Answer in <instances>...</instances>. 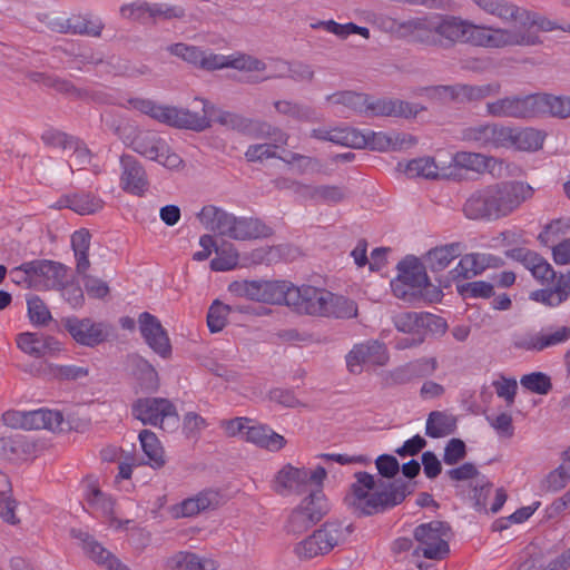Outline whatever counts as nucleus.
<instances>
[{
  "instance_id": "24",
  "label": "nucleus",
  "mask_w": 570,
  "mask_h": 570,
  "mask_svg": "<svg viewBox=\"0 0 570 570\" xmlns=\"http://www.w3.org/2000/svg\"><path fill=\"white\" fill-rule=\"evenodd\" d=\"M389 360L383 344L373 341L358 344L346 356V364L352 373H360L362 364L384 365Z\"/></svg>"
},
{
  "instance_id": "51",
  "label": "nucleus",
  "mask_w": 570,
  "mask_h": 570,
  "mask_svg": "<svg viewBox=\"0 0 570 570\" xmlns=\"http://www.w3.org/2000/svg\"><path fill=\"white\" fill-rule=\"evenodd\" d=\"M238 252L233 244L224 242L219 247H216V257L212 259L210 267L218 272L230 271L238 265Z\"/></svg>"
},
{
  "instance_id": "34",
  "label": "nucleus",
  "mask_w": 570,
  "mask_h": 570,
  "mask_svg": "<svg viewBox=\"0 0 570 570\" xmlns=\"http://www.w3.org/2000/svg\"><path fill=\"white\" fill-rule=\"evenodd\" d=\"M235 216L213 205L203 207L199 222L210 232L229 237Z\"/></svg>"
},
{
  "instance_id": "23",
  "label": "nucleus",
  "mask_w": 570,
  "mask_h": 570,
  "mask_svg": "<svg viewBox=\"0 0 570 570\" xmlns=\"http://www.w3.org/2000/svg\"><path fill=\"white\" fill-rule=\"evenodd\" d=\"M120 187L124 191L142 196L148 188V178L142 165L131 155L120 157Z\"/></svg>"
},
{
  "instance_id": "33",
  "label": "nucleus",
  "mask_w": 570,
  "mask_h": 570,
  "mask_svg": "<svg viewBox=\"0 0 570 570\" xmlns=\"http://www.w3.org/2000/svg\"><path fill=\"white\" fill-rule=\"evenodd\" d=\"M68 426L62 413L47 409H39L26 412L24 430L47 429L50 431L62 432Z\"/></svg>"
},
{
  "instance_id": "28",
  "label": "nucleus",
  "mask_w": 570,
  "mask_h": 570,
  "mask_svg": "<svg viewBox=\"0 0 570 570\" xmlns=\"http://www.w3.org/2000/svg\"><path fill=\"white\" fill-rule=\"evenodd\" d=\"M491 263L498 266L502 261L491 255L466 254L461 257L455 268L450 272V275L453 281L472 278L482 273Z\"/></svg>"
},
{
  "instance_id": "8",
  "label": "nucleus",
  "mask_w": 570,
  "mask_h": 570,
  "mask_svg": "<svg viewBox=\"0 0 570 570\" xmlns=\"http://www.w3.org/2000/svg\"><path fill=\"white\" fill-rule=\"evenodd\" d=\"M327 472L323 466L311 471L305 468L285 465L275 478V490L278 493L285 491H302L308 485L321 487Z\"/></svg>"
},
{
  "instance_id": "52",
  "label": "nucleus",
  "mask_w": 570,
  "mask_h": 570,
  "mask_svg": "<svg viewBox=\"0 0 570 570\" xmlns=\"http://www.w3.org/2000/svg\"><path fill=\"white\" fill-rule=\"evenodd\" d=\"M462 102H479L492 96H498L501 92V85L499 82H491L485 85H464L462 89Z\"/></svg>"
},
{
  "instance_id": "7",
  "label": "nucleus",
  "mask_w": 570,
  "mask_h": 570,
  "mask_svg": "<svg viewBox=\"0 0 570 570\" xmlns=\"http://www.w3.org/2000/svg\"><path fill=\"white\" fill-rule=\"evenodd\" d=\"M134 151L141 156L158 161L167 168H177L181 164V158L170 150L165 139L155 132H139L131 141Z\"/></svg>"
},
{
  "instance_id": "26",
  "label": "nucleus",
  "mask_w": 570,
  "mask_h": 570,
  "mask_svg": "<svg viewBox=\"0 0 570 570\" xmlns=\"http://www.w3.org/2000/svg\"><path fill=\"white\" fill-rule=\"evenodd\" d=\"M18 347L26 354L40 358L61 351V344L55 337L39 333H21L17 336Z\"/></svg>"
},
{
  "instance_id": "53",
  "label": "nucleus",
  "mask_w": 570,
  "mask_h": 570,
  "mask_svg": "<svg viewBox=\"0 0 570 570\" xmlns=\"http://www.w3.org/2000/svg\"><path fill=\"white\" fill-rule=\"evenodd\" d=\"M424 320H432L428 315L417 312H403L393 317L397 331L410 334H421Z\"/></svg>"
},
{
  "instance_id": "41",
  "label": "nucleus",
  "mask_w": 570,
  "mask_h": 570,
  "mask_svg": "<svg viewBox=\"0 0 570 570\" xmlns=\"http://www.w3.org/2000/svg\"><path fill=\"white\" fill-rule=\"evenodd\" d=\"M397 278L406 281L420 293L421 289L429 284L428 275L423 265L415 257H406L397 264Z\"/></svg>"
},
{
  "instance_id": "42",
  "label": "nucleus",
  "mask_w": 570,
  "mask_h": 570,
  "mask_svg": "<svg viewBox=\"0 0 570 570\" xmlns=\"http://www.w3.org/2000/svg\"><path fill=\"white\" fill-rule=\"evenodd\" d=\"M460 254L461 245L459 243H452L429 250L425 262L432 272H440L446 268Z\"/></svg>"
},
{
  "instance_id": "4",
  "label": "nucleus",
  "mask_w": 570,
  "mask_h": 570,
  "mask_svg": "<svg viewBox=\"0 0 570 570\" xmlns=\"http://www.w3.org/2000/svg\"><path fill=\"white\" fill-rule=\"evenodd\" d=\"M414 539L417 547L414 554L431 560H443L450 552L449 540L452 535L448 522L433 520L422 523L414 529Z\"/></svg>"
},
{
  "instance_id": "5",
  "label": "nucleus",
  "mask_w": 570,
  "mask_h": 570,
  "mask_svg": "<svg viewBox=\"0 0 570 570\" xmlns=\"http://www.w3.org/2000/svg\"><path fill=\"white\" fill-rule=\"evenodd\" d=\"M495 220L513 214L520 206L531 199L534 189L520 180H504L488 185Z\"/></svg>"
},
{
  "instance_id": "3",
  "label": "nucleus",
  "mask_w": 570,
  "mask_h": 570,
  "mask_svg": "<svg viewBox=\"0 0 570 570\" xmlns=\"http://www.w3.org/2000/svg\"><path fill=\"white\" fill-rule=\"evenodd\" d=\"M354 531L353 523L328 520L311 535L295 544L294 553L299 560H311L328 554L336 547L344 544Z\"/></svg>"
},
{
  "instance_id": "16",
  "label": "nucleus",
  "mask_w": 570,
  "mask_h": 570,
  "mask_svg": "<svg viewBox=\"0 0 570 570\" xmlns=\"http://www.w3.org/2000/svg\"><path fill=\"white\" fill-rule=\"evenodd\" d=\"M487 112L495 118L533 119V94L488 102Z\"/></svg>"
},
{
  "instance_id": "36",
  "label": "nucleus",
  "mask_w": 570,
  "mask_h": 570,
  "mask_svg": "<svg viewBox=\"0 0 570 570\" xmlns=\"http://www.w3.org/2000/svg\"><path fill=\"white\" fill-rule=\"evenodd\" d=\"M218 503V494L214 491H203L193 498L185 499L180 504L174 507L176 518L194 517L202 511L210 509Z\"/></svg>"
},
{
  "instance_id": "50",
  "label": "nucleus",
  "mask_w": 570,
  "mask_h": 570,
  "mask_svg": "<svg viewBox=\"0 0 570 570\" xmlns=\"http://www.w3.org/2000/svg\"><path fill=\"white\" fill-rule=\"evenodd\" d=\"M274 107L278 114L291 117L299 121H314L316 119L315 110L303 104L294 102L291 100H277Z\"/></svg>"
},
{
  "instance_id": "38",
  "label": "nucleus",
  "mask_w": 570,
  "mask_h": 570,
  "mask_svg": "<svg viewBox=\"0 0 570 570\" xmlns=\"http://www.w3.org/2000/svg\"><path fill=\"white\" fill-rule=\"evenodd\" d=\"M244 439L271 451H278L286 443L283 435L263 425H248L244 432Z\"/></svg>"
},
{
  "instance_id": "40",
  "label": "nucleus",
  "mask_w": 570,
  "mask_h": 570,
  "mask_svg": "<svg viewBox=\"0 0 570 570\" xmlns=\"http://www.w3.org/2000/svg\"><path fill=\"white\" fill-rule=\"evenodd\" d=\"M138 439L144 454L148 461L146 464L153 469H161L166 464V456L164 448L158 440L157 435L150 430L140 431Z\"/></svg>"
},
{
  "instance_id": "56",
  "label": "nucleus",
  "mask_w": 570,
  "mask_h": 570,
  "mask_svg": "<svg viewBox=\"0 0 570 570\" xmlns=\"http://www.w3.org/2000/svg\"><path fill=\"white\" fill-rule=\"evenodd\" d=\"M87 23H88L87 16L73 14V16L69 17V24H70L69 33L99 38L105 28V24L101 21V19H99V18L94 19L91 27H88Z\"/></svg>"
},
{
  "instance_id": "19",
  "label": "nucleus",
  "mask_w": 570,
  "mask_h": 570,
  "mask_svg": "<svg viewBox=\"0 0 570 570\" xmlns=\"http://www.w3.org/2000/svg\"><path fill=\"white\" fill-rule=\"evenodd\" d=\"M541 39L534 32L521 31V29H505L487 27L483 48L499 49L513 46H535Z\"/></svg>"
},
{
  "instance_id": "6",
  "label": "nucleus",
  "mask_w": 570,
  "mask_h": 570,
  "mask_svg": "<svg viewBox=\"0 0 570 570\" xmlns=\"http://www.w3.org/2000/svg\"><path fill=\"white\" fill-rule=\"evenodd\" d=\"M291 288L295 286L284 281H240L229 285V291L236 296L268 304L284 303L289 307Z\"/></svg>"
},
{
  "instance_id": "25",
  "label": "nucleus",
  "mask_w": 570,
  "mask_h": 570,
  "mask_svg": "<svg viewBox=\"0 0 570 570\" xmlns=\"http://www.w3.org/2000/svg\"><path fill=\"white\" fill-rule=\"evenodd\" d=\"M570 118V96H556L548 92L533 94V118Z\"/></svg>"
},
{
  "instance_id": "30",
  "label": "nucleus",
  "mask_w": 570,
  "mask_h": 570,
  "mask_svg": "<svg viewBox=\"0 0 570 570\" xmlns=\"http://www.w3.org/2000/svg\"><path fill=\"white\" fill-rule=\"evenodd\" d=\"M273 229L264 222L253 217L234 218L229 238L236 240H252L272 236Z\"/></svg>"
},
{
  "instance_id": "29",
  "label": "nucleus",
  "mask_w": 570,
  "mask_h": 570,
  "mask_svg": "<svg viewBox=\"0 0 570 570\" xmlns=\"http://www.w3.org/2000/svg\"><path fill=\"white\" fill-rule=\"evenodd\" d=\"M53 208H69L79 215H92L104 207V200L91 193H76L61 196Z\"/></svg>"
},
{
  "instance_id": "37",
  "label": "nucleus",
  "mask_w": 570,
  "mask_h": 570,
  "mask_svg": "<svg viewBox=\"0 0 570 570\" xmlns=\"http://www.w3.org/2000/svg\"><path fill=\"white\" fill-rule=\"evenodd\" d=\"M458 428V417L449 411H432L428 415L425 434L432 439L453 434Z\"/></svg>"
},
{
  "instance_id": "9",
  "label": "nucleus",
  "mask_w": 570,
  "mask_h": 570,
  "mask_svg": "<svg viewBox=\"0 0 570 570\" xmlns=\"http://www.w3.org/2000/svg\"><path fill=\"white\" fill-rule=\"evenodd\" d=\"M570 340V326L549 325L538 332L527 333L514 341V347L529 352L546 350L566 344Z\"/></svg>"
},
{
  "instance_id": "43",
  "label": "nucleus",
  "mask_w": 570,
  "mask_h": 570,
  "mask_svg": "<svg viewBox=\"0 0 570 570\" xmlns=\"http://www.w3.org/2000/svg\"><path fill=\"white\" fill-rule=\"evenodd\" d=\"M326 311L324 317L348 320L357 316V304L345 296L330 292V297L326 303Z\"/></svg>"
},
{
  "instance_id": "48",
  "label": "nucleus",
  "mask_w": 570,
  "mask_h": 570,
  "mask_svg": "<svg viewBox=\"0 0 570 570\" xmlns=\"http://www.w3.org/2000/svg\"><path fill=\"white\" fill-rule=\"evenodd\" d=\"M405 174L411 177H423L428 179H436L448 177V173L440 170L434 159L431 157L417 158L409 161L405 167Z\"/></svg>"
},
{
  "instance_id": "18",
  "label": "nucleus",
  "mask_w": 570,
  "mask_h": 570,
  "mask_svg": "<svg viewBox=\"0 0 570 570\" xmlns=\"http://www.w3.org/2000/svg\"><path fill=\"white\" fill-rule=\"evenodd\" d=\"M139 331L147 345L163 358L171 354V344L167 331L160 321L148 312L138 317Z\"/></svg>"
},
{
  "instance_id": "14",
  "label": "nucleus",
  "mask_w": 570,
  "mask_h": 570,
  "mask_svg": "<svg viewBox=\"0 0 570 570\" xmlns=\"http://www.w3.org/2000/svg\"><path fill=\"white\" fill-rule=\"evenodd\" d=\"M511 127L500 124H482L463 130V139L480 148H508Z\"/></svg>"
},
{
  "instance_id": "55",
  "label": "nucleus",
  "mask_w": 570,
  "mask_h": 570,
  "mask_svg": "<svg viewBox=\"0 0 570 570\" xmlns=\"http://www.w3.org/2000/svg\"><path fill=\"white\" fill-rule=\"evenodd\" d=\"M134 363L138 373V380L146 392H156L159 387V377L155 367L145 358L136 356Z\"/></svg>"
},
{
  "instance_id": "63",
  "label": "nucleus",
  "mask_w": 570,
  "mask_h": 570,
  "mask_svg": "<svg viewBox=\"0 0 570 570\" xmlns=\"http://www.w3.org/2000/svg\"><path fill=\"white\" fill-rule=\"evenodd\" d=\"M520 383L524 389L537 394H548L552 389L550 377L542 372L523 375Z\"/></svg>"
},
{
  "instance_id": "10",
  "label": "nucleus",
  "mask_w": 570,
  "mask_h": 570,
  "mask_svg": "<svg viewBox=\"0 0 570 570\" xmlns=\"http://www.w3.org/2000/svg\"><path fill=\"white\" fill-rule=\"evenodd\" d=\"M424 108L397 98L374 97L366 94V101L363 106L362 116L413 118Z\"/></svg>"
},
{
  "instance_id": "45",
  "label": "nucleus",
  "mask_w": 570,
  "mask_h": 570,
  "mask_svg": "<svg viewBox=\"0 0 570 570\" xmlns=\"http://www.w3.org/2000/svg\"><path fill=\"white\" fill-rule=\"evenodd\" d=\"M91 235L87 229L76 230L71 236V246L76 257V271L78 274H85L90 267L88 252L90 247Z\"/></svg>"
},
{
  "instance_id": "17",
  "label": "nucleus",
  "mask_w": 570,
  "mask_h": 570,
  "mask_svg": "<svg viewBox=\"0 0 570 570\" xmlns=\"http://www.w3.org/2000/svg\"><path fill=\"white\" fill-rule=\"evenodd\" d=\"M258 137L271 138L273 142L250 145L245 151V159L248 163H262L269 158H278L275 150L281 146H286L289 139L288 134L268 124L259 125Z\"/></svg>"
},
{
  "instance_id": "35",
  "label": "nucleus",
  "mask_w": 570,
  "mask_h": 570,
  "mask_svg": "<svg viewBox=\"0 0 570 570\" xmlns=\"http://www.w3.org/2000/svg\"><path fill=\"white\" fill-rule=\"evenodd\" d=\"M547 134L542 130L527 127H511V138H509L508 148H514L520 151H538L542 148Z\"/></svg>"
},
{
  "instance_id": "46",
  "label": "nucleus",
  "mask_w": 570,
  "mask_h": 570,
  "mask_svg": "<svg viewBox=\"0 0 570 570\" xmlns=\"http://www.w3.org/2000/svg\"><path fill=\"white\" fill-rule=\"evenodd\" d=\"M312 29H324L325 31L335 35L340 39H346L351 35H360L365 39L370 38V30L366 27H360L353 22L338 23L334 20H318L311 23Z\"/></svg>"
},
{
  "instance_id": "12",
  "label": "nucleus",
  "mask_w": 570,
  "mask_h": 570,
  "mask_svg": "<svg viewBox=\"0 0 570 570\" xmlns=\"http://www.w3.org/2000/svg\"><path fill=\"white\" fill-rule=\"evenodd\" d=\"M330 291L309 285L291 288V307L299 313L311 316L324 317Z\"/></svg>"
},
{
  "instance_id": "11",
  "label": "nucleus",
  "mask_w": 570,
  "mask_h": 570,
  "mask_svg": "<svg viewBox=\"0 0 570 570\" xmlns=\"http://www.w3.org/2000/svg\"><path fill=\"white\" fill-rule=\"evenodd\" d=\"M134 417L144 424L158 425L165 420L178 422V414L175 405L164 397L138 399L131 406Z\"/></svg>"
},
{
  "instance_id": "58",
  "label": "nucleus",
  "mask_w": 570,
  "mask_h": 570,
  "mask_svg": "<svg viewBox=\"0 0 570 570\" xmlns=\"http://www.w3.org/2000/svg\"><path fill=\"white\" fill-rule=\"evenodd\" d=\"M214 121L239 132H252L253 121L235 112L218 110Z\"/></svg>"
},
{
  "instance_id": "64",
  "label": "nucleus",
  "mask_w": 570,
  "mask_h": 570,
  "mask_svg": "<svg viewBox=\"0 0 570 570\" xmlns=\"http://www.w3.org/2000/svg\"><path fill=\"white\" fill-rule=\"evenodd\" d=\"M30 321L38 325H46L51 320V314L45 302L36 295L27 299Z\"/></svg>"
},
{
  "instance_id": "39",
  "label": "nucleus",
  "mask_w": 570,
  "mask_h": 570,
  "mask_svg": "<svg viewBox=\"0 0 570 570\" xmlns=\"http://www.w3.org/2000/svg\"><path fill=\"white\" fill-rule=\"evenodd\" d=\"M491 160L492 158L482 154L459 151L452 157V161L449 166L450 171L448 173V177L456 176V171L459 169L483 173L489 167Z\"/></svg>"
},
{
  "instance_id": "54",
  "label": "nucleus",
  "mask_w": 570,
  "mask_h": 570,
  "mask_svg": "<svg viewBox=\"0 0 570 570\" xmlns=\"http://www.w3.org/2000/svg\"><path fill=\"white\" fill-rule=\"evenodd\" d=\"M330 141L350 148H364L365 145L363 132L352 127H333Z\"/></svg>"
},
{
  "instance_id": "47",
  "label": "nucleus",
  "mask_w": 570,
  "mask_h": 570,
  "mask_svg": "<svg viewBox=\"0 0 570 570\" xmlns=\"http://www.w3.org/2000/svg\"><path fill=\"white\" fill-rule=\"evenodd\" d=\"M298 508L317 523L320 522L330 511V504L321 490L317 487L316 490H312L311 493L302 500Z\"/></svg>"
},
{
  "instance_id": "60",
  "label": "nucleus",
  "mask_w": 570,
  "mask_h": 570,
  "mask_svg": "<svg viewBox=\"0 0 570 570\" xmlns=\"http://www.w3.org/2000/svg\"><path fill=\"white\" fill-rule=\"evenodd\" d=\"M232 309V306L223 304L218 299L210 305L207 314V325L212 333L220 332L225 327L227 315Z\"/></svg>"
},
{
  "instance_id": "59",
  "label": "nucleus",
  "mask_w": 570,
  "mask_h": 570,
  "mask_svg": "<svg viewBox=\"0 0 570 570\" xmlns=\"http://www.w3.org/2000/svg\"><path fill=\"white\" fill-rule=\"evenodd\" d=\"M87 501L91 508L100 511L106 517H110L111 521H114V501L110 497L102 493L97 485L90 484L88 487Z\"/></svg>"
},
{
  "instance_id": "57",
  "label": "nucleus",
  "mask_w": 570,
  "mask_h": 570,
  "mask_svg": "<svg viewBox=\"0 0 570 570\" xmlns=\"http://www.w3.org/2000/svg\"><path fill=\"white\" fill-rule=\"evenodd\" d=\"M326 100L335 105H343L351 110L362 115L363 106L366 101V94L344 90L328 95Z\"/></svg>"
},
{
  "instance_id": "1",
  "label": "nucleus",
  "mask_w": 570,
  "mask_h": 570,
  "mask_svg": "<svg viewBox=\"0 0 570 570\" xmlns=\"http://www.w3.org/2000/svg\"><path fill=\"white\" fill-rule=\"evenodd\" d=\"M380 476L366 471L354 473L343 502L355 518H367L385 513L401 504L414 491V484L403 479H393L400 471L395 456L382 454L375 460Z\"/></svg>"
},
{
  "instance_id": "15",
  "label": "nucleus",
  "mask_w": 570,
  "mask_h": 570,
  "mask_svg": "<svg viewBox=\"0 0 570 570\" xmlns=\"http://www.w3.org/2000/svg\"><path fill=\"white\" fill-rule=\"evenodd\" d=\"M200 68L208 71L234 68L245 72H262L266 70V63L265 61L246 53L224 56L213 52L207 53L204 51Z\"/></svg>"
},
{
  "instance_id": "49",
  "label": "nucleus",
  "mask_w": 570,
  "mask_h": 570,
  "mask_svg": "<svg viewBox=\"0 0 570 570\" xmlns=\"http://www.w3.org/2000/svg\"><path fill=\"white\" fill-rule=\"evenodd\" d=\"M171 570H215V564L210 560H203L193 552L180 551L173 556L168 561Z\"/></svg>"
},
{
  "instance_id": "32",
  "label": "nucleus",
  "mask_w": 570,
  "mask_h": 570,
  "mask_svg": "<svg viewBox=\"0 0 570 570\" xmlns=\"http://www.w3.org/2000/svg\"><path fill=\"white\" fill-rule=\"evenodd\" d=\"M364 148L377 151L399 150L404 147L413 146L416 139L407 134L386 135L384 132L368 131L364 134Z\"/></svg>"
},
{
  "instance_id": "2",
  "label": "nucleus",
  "mask_w": 570,
  "mask_h": 570,
  "mask_svg": "<svg viewBox=\"0 0 570 570\" xmlns=\"http://www.w3.org/2000/svg\"><path fill=\"white\" fill-rule=\"evenodd\" d=\"M466 20L452 14H425L399 24V31L411 41L439 49L463 43Z\"/></svg>"
},
{
  "instance_id": "20",
  "label": "nucleus",
  "mask_w": 570,
  "mask_h": 570,
  "mask_svg": "<svg viewBox=\"0 0 570 570\" xmlns=\"http://www.w3.org/2000/svg\"><path fill=\"white\" fill-rule=\"evenodd\" d=\"M70 535L78 541L83 552L96 563L106 567L108 570H130L116 556L105 549L88 532L81 529H71Z\"/></svg>"
},
{
  "instance_id": "62",
  "label": "nucleus",
  "mask_w": 570,
  "mask_h": 570,
  "mask_svg": "<svg viewBox=\"0 0 570 570\" xmlns=\"http://www.w3.org/2000/svg\"><path fill=\"white\" fill-rule=\"evenodd\" d=\"M76 139L77 137L57 129H47L41 135V140L46 146L59 148L66 154L71 147H75Z\"/></svg>"
},
{
  "instance_id": "27",
  "label": "nucleus",
  "mask_w": 570,
  "mask_h": 570,
  "mask_svg": "<svg viewBox=\"0 0 570 570\" xmlns=\"http://www.w3.org/2000/svg\"><path fill=\"white\" fill-rule=\"evenodd\" d=\"M462 212L471 220L495 222L488 185L470 194Z\"/></svg>"
},
{
  "instance_id": "13",
  "label": "nucleus",
  "mask_w": 570,
  "mask_h": 570,
  "mask_svg": "<svg viewBox=\"0 0 570 570\" xmlns=\"http://www.w3.org/2000/svg\"><path fill=\"white\" fill-rule=\"evenodd\" d=\"M63 326L71 337L81 345L94 347L105 342L109 334V326L105 323H95L90 318L68 317L62 320Z\"/></svg>"
},
{
  "instance_id": "31",
  "label": "nucleus",
  "mask_w": 570,
  "mask_h": 570,
  "mask_svg": "<svg viewBox=\"0 0 570 570\" xmlns=\"http://www.w3.org/2000/svg\"><path fill=\"white\" fill-rule=\"evenodd\" d=\"M29 267L36 279H42L47 288L60 289L63 287L68 271L63 264L48 259H36L35 264Z\"/></svg>"
},
{
  "instance_id": "22",
  "label": "nucleus",
  "mask_w": 570,
  "mask_h": 570,
  "mask_svg": "<svg viewBox=\"0 0 570 570\" xmlns=\"http://www.w3.org/2000/svg\"><path fill=\"white\" fill-rule=\"evenodd\" d=\"M202 102V115L189 109L166 106L161 122L176 128L203 131L210 127V120L208 118V104L204 100Z\"/></svg>"
},
{
  "instance_id": "44",
  "label": "nucleus",
  "mask_w": 570,
  "mask_h": 570,
  "mask_svg": "<svg viewBox=\"0 0 570 570\" xmlns=\"http://www.w3.org/2000/svg\"><path fill=\"white\" fill-rule=\"evenodd\" d=\"M11 483L6 473L0 471V518L12 525L20 523L16 515L17 502L11 497Z\"/></svg>"
},
{
  "instance_id": "61",
  "label": "nucleus",
  "mask_w": 570,
  "mask_h": 570,
  "mask_svg": "<svg viewBox=\"0 0 570 570\" xmlns=\"http://www.w3.org/2000/svg\"><path fill=\"white\" fill-rule=\"evenodd\" d=\"M456 289L463 298H490L494 294L493 285L484 281L460 284Z\"/></svg>"
},
{
  "instance_id": "21",
  "label": "nucleus",
  "mask_w": 570,
  "mask_h": 570,
  "mask_svg": "<svg viewBox=\"0 0 570 570\" xmlns=\"http://www.w3.org/2000/svg\"><path fill=\"white\" fill-rule=\"evenodd\" d=\"M482 11L497 17L505 24H519L521 30L530 18V11L507 0H471Z\"/></svg>"
}]
</instances>
